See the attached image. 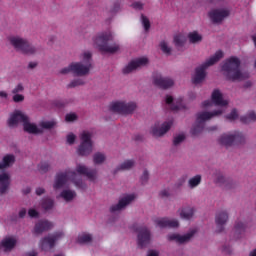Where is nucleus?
<instances>
[{"label": "nucleus", "mask_w": 256, "mask_h": 256, "mask_svg": "<svg viewBox=\"0 0 256 256\" xmlns=\"http://www.w3.org/2000/svg\"><path fill=\"white\" fill-rule=\"evenodd\" d=\"M134 199L135 195L133 194L122 197L117 205L111 207L112 213H115V211H121V209H125V207H127V205H129V203H131V201H133Z\"/></svg>", "instance_id": "obj_14"}, {"label": "nucleus", "mask_w": 256, "mask_h": 256, "mask_svg": "<svg viewBox=\"0 0 256 256\" xmlns=\"http://www.w3.org/2000/svg\"><path fill=\"white\" fill-rule=\"evenodd\" d=\"M36 193L37 195H43V193H45V190L43 188H37Z\"/></svg>", "instance_id": "obj_51"}, {"label": "nucleus", "mask_w": 256, "mask_h": 256, "mask_svg": "<svg viewBox=\"0 0 256 256\" xmlns=\"http://www.w3.org/2000/svg\"><path fill=\"white\" fill-rule=\"evenodd\" d=\"M234 141H235V135L233 134H223L218 139L219 145H223L224 147H229L233 145Z\"/></svg>", "instance_id": "obj_24"}, {"label": "nucleus", "mask_w": 256, "mask_h": 256, "mask_svg": "<svg viewBox=\"0 0 256 256\" xmlns=\"http://www.w3.org/2000/svg\"><path fill=\"white\" fill-rule=\"evenodd\" d=\"M188 39L190 43H199L203 39V36L199 32L193 31L188 34Z\"/></svg>", "instance_id": "obj_33"}, {"label": "nucleus", "mask_w": 256, "mask_h": 256, "mask_svg": "<svg viewBox=\"0 0 256 256\" xmlns=\"http://www.w3.org/2000/svg\"><path fill=\"white\" fill-rule=\"evenodd\" d=\"M229 15V10H211L209 17L214 23H219Z\"/></svg>", "instance_id": "obj_16"}, {"label": "nucleus", "mask_w": 256, "mask_h": 256, "mask_svg": "<svg viewBox=\"0 0 256 256\" xmlns=\"http://www.w3.org/2000/svg\"><path fill=\"white\" fill-rule=\"evenodd\" d=\"M147 256H159V252L155 251V250H151L148 252Z\"/></svg>", "instance_id": "obj_50"}, {"label": "nucleus", "mask_w": 256, "mask_h": 256, "mask_svg": "<svg viewBox=\"0 0 256 256\" xmlns=\"http://www.w3.org/2000/svg\"><path fill=\"white\" fill-rule=\"evenodd\" d=\"M155 85L162 87V89H169V87H173V80L171 78H163L161 76L157 77L154 80Z\"/></svg>", "instance_id": "obj_23"}, {"label": "nucleus", "mask_w": 256, "mask_h": 256, "mask_svg": "<svg viewBox=\"0 0 256 256\" xmlns=\"http://www.w3.org/2000/svg\"><path fill=\"white\" fill-rule=\"evenodd\" d=\"M65 119H66L67 123H71L73 121H77V114L69 113V114L66 115Z\"/></svg>", "instance_id": "obj_44"}, {"label": "nucleus", "mask_w": 256, "mask_h": 256, "mask_svg": "<svg viewBox=\"0 0 256 256\" xmlns=\"http://www.w3.org/2000/svg\"><path fill=\"white\" fill-rule=\"evenodd\" d=\"M172 125V122H166L164 124L156 123L152 126L150 132L154 137H161V135H165V133L171 129Z\"/></svg>", "instance_id": "obj_11"}, {"label": "nucleus", "mask_w": 256, "mask_h": 256, "mask_svg": "<svg viewBox=\"0 0 256 256\" xmlns=\"http://www.w3.org/2000/svg\"><path fill=\"white\" fill-rule=\"evenodd\" d=\"M9 43L16 49V51H23L25 44L27 43V39L21 38L20 36H10L8 38Z\"/></svg>", "instance_id": "obj_15"}, {"label": "nucleus", "mask_w": 256, "mask_h": 256, "mask_svg": "<svg viewBox=\"0 0 256 256\" xmlns=\"http://www.w3.org/2000/svg\"><path fill=\"white\" fill-rule=\"evenodd\" d=\"M91 241V234L82 233L78 236V243H89Z\"/></svg>", "instance_id": "obj_38"}, {"label": "nucleus", "mask_w": 256, "mask_h": 256, "mask_svg": "<svg viewBox=\"0 0 256 256\" xmlns=\"http://www.w3.org/2000/svg\"><path fill=\"white\" fill-rule=\"evenodd\" d=\"M23 129L26 133H30L32 135H39L41 133V128L37 126V124L29 121V116L27 120H25L23 124Z\"/></svg>", "instance_id": "obj_19"}, {"label": "nucleus", "mask_w": 256, "mask_h": 256, "mask_svg": "<svg viewBox=\"0 0 256 256\" xmlns=\"http://www.w3.org/2000/svg\"><path fill=\"white\" fill-rule=\"evenodd\" d=\"M53 227V224L51 222H40L35 227V233H43V231H47L48 229H51Z\"/></svg>", "instance_id": "obj_28"}, {"label": "nucleus", "mask_w": 256, "mask_h": 256, "mask_svg": "<svg viewBox=\"0 0 256 256\" xmlns=\"http://www.w3.org/2000/svg\"><path fill=\"white\" fill-rule=\"evenodd\" d=\"M23 91H25V86H23V84H17L12 89V101L14 103H23V101H25V95L23 94Z\"/></svg>", "instance_id": "obj_13"}, {"label": "nucleus", "mask_w": 256, "mask_h": 256, "mask_svg": "<svg viewBox=\"0 0 256 256\" xmlns=\"http://www.w3.org/2000/svg\"><path fill=\"white\" fill-rule=\"evenodd\" d=\"M77 85H83V81L72 82L71 87H77Z\"/></svg>", "instance_id": "obj_52"}, {"label": "nucleus", "mask_w": 256, "mask_h": 256, "mask_svg": "<svg viewBox=\"0 0 256 256\" xmlns=\"http://www.w3.org/2000/svg\"><path fill=\"white\" fill-rule=\"evenodd\" d=\"M151 241V233L147 230V228H142L138 232V243L141 247L147 245Z\"/></svg>", "instance_id": "obj_21"}, {"label": "nucleus", "mask_w": 256, "mask_h": 256, "mask_svg": "<svg viewBox=\"0 0 256 256\" xmlns=\"http://www.w3.org/2000/svg\"><path fill=\"white\" fill-rule=\"evenodd\" d=\"M183 141H185V134L183 133L177 134L174 137V145H179V143H183Z\"/></svg>", "instance_id": "obj_41"}, {"label": "nucleus", "mask_w": 256, "mask_h": 256, "mask_svg": "<svg viewBox=\"0 0 256 256\" xmlns=\"http://www.w3.org/2000/svg\"><path fill=\"white\" fill-rule=\"evenodd\" d=\"M36 64H30V67H35Z\"/></svg>", "instance_id": "obj_57"}, {"label": "nucleus", "mask_w": 256, "mask_h": 256, "mask_svg": "<svg viewBox=\"0 0 256 256\" xmlns=\"http://www.w3.org/2000/svg\"><path fill=\"white\" fill-rule=\"evenodd\" d=\"M61 197L64 201H73V199L76 197V194L72 190L65 189L62 191Z\"/></svg>", "instance_id": "obj_32"}, {"label": "nucleus", "mask_w": 256, "mask_h": 256, "mask_svg": "<svg viewBox=\"0 0 256 256\" xmlns=\"http://www.w3.org/2000/svg\"><path fill=\"white\" fill-rule=\"evenodd\" d=\"M254 45H256V36H253Z\"/></svg>", "instance_id": "obj_56"}, {"label": "nucleus", "mask_w": 256, "mask_h": 256, "mask_svg": "<svg viewBox=\"0 0 256 256\" xmlns=\"http://www.w3.org/2000/svg\"><path fill=\"white\" fill-rule=\"evenodd\" d=\"M11 183V177L7 172L0 173V193H6Z\"/></svg>", "instance_id": "obj_20"}, {"label": "nucleus", "mask_w": 256, "mask_h": 256, "mask_svg": "<svg viewBox=\"0 0 256 256\" xmlns=\"http://www.w3.org/2000/svg\"><path fill=\"white\" fill-rule=\"evenodd\" d=\"M105 159H106L105 154L101 152H97L93 156V161L95 165H102V163H105Z\"/></svg>", "instance_id": "obj_36"}, {"label": "nucleus", "mask_w": 256, "mask_h": 256, "mask_svg": "<svg viewBox=\"0 0 256 256\" xmlns=\"http://www.w3.org/2000/svg\"><path fill=\"white\" fill-rule=\"evenodd\" d=\"M227 219H229L227 212L218 213L216 215V225L218 227H222V225H225V223H227Z\"/></svg>", "instance_id": "obj_31"}, {"label": "nucleus", "mask_w": 256, "mask_h": 256, "mask_svg": "<svg viewBox=\"0 0 256 256\" xmlns=\"http://www.w3.org/2000/svg\"><path fill=\"white\" fill-rule=\"evenodd\" d=\"M185 41H187V38L185 37V34L180 33V34H176L174 36V44L176 45V47H181L185 44Z\"/></svg>", "instance_id": "obj_34"}, {"label": "nucleus", "mask_w": 256, "mask_h": 256, "mask_svg": "<svg viewBox=\"0 0 256 256\" xmlns=\"http://www.w3.org/2000/svg\"><path fill=\"white\" fill-rule=\"evenodd\" d=\"M24 215H27V210L21 209L19 212V217H23Z\"/></svg>", "instance_id": "obj_54"}, {"label": "nucleus", "mask_w": 256, "mask_h": 256, "mask_svg": "<svg viewBox=\"0 0 256 256\" xmlns=\"http://www.w3.org/2000/svg\"><path fill=\"white\" fill-rule=\"evenodd\" d=\"M57 125L55 120H42L39 123V128L41 129V133H43V129H53Z\"/></svg>", "instance_id": "obj_30"}, {"label": "nucleus", "mask_w": 256, "mask_h": 256, "mask_svg": "<svg viewBox=\"0 0 256 256\" xmlns=\"http://www.w3.org/2000/svg\"><path fill=\"white\" fill-rule=\"evenodd\" d=\"M238 117L239 115L237 114V111L232 110V112L227 116V119H229V121H235Z\"/></svg>", "instance_id": "obj_45"}, {"label": "nucleus", "mask_w": 256, "mask_h": 256, "mask_svg": "<svg viewBox=\"0 0 256 256\" xmlns=\"http://www.w3.org/2000/svg\"><path fill=\"white\" fill-rule=\"evenodd\" d=\"M20 53H23V55H35V53H37V48L29 44V41H26V44Z\"/></svg>", "instance_id": "obj_29"}, {"label": "nucleus", "mask_w": 256, "mask_h": 256, "mask_svg": "<svg viewBox=\"0 0 256 256\" xmlns=\"http://www.w3.org/2000/svg\"><path fill=\"white\" fill-rule=\"evenodd\" d=\"M75 139H76V137L74 134L70 133L67 135V143L69 145H73L75 143Z\"/></svg>", "instance_id": "obj_46"}, {"label": "nucleus", "mask_w": 256, "mask_h": 256, "mask_svg": "<svg viewBox=\"0 0 256 256\" xmlns=\"http://www.w3.org/2000/svg\"><path fill=\"white\" fill-rule=\"evenodd\" d=\"M199 131H201V126H198V128H194L192 130V133H193V135H197V133H199Z\"/></svg>", "instance_id": "obj_53"}, {"label": "nucleus", "mask_w": 256, "mask_h": 256, "mask_svg": "<svg viewBox=\"0 0 256 256\" xmlns=\"http://www.w3.org/2000/svg\"><path fill=\"white\" fill-rule=\"evenodd\" d=\"M81 175H85L90 181L95 180L97 177V172H91L85 165L79 164L76 167V171H69L65 174H58L56 180L54 182V189H61L62 187H67L70 182L75 183L76 187H81L79 184V179H81Z\"/></svg>", "instance_id": "obj_1"}, {"label": "nucleus", "mask_w": 256, "mask_h": 256, "mask_svg": "<svg viewBox=\"0 0 256 256\" xmlns=\"http://www.w3.org/2000/svg\"><path fill=\"white\" fill-rule=\"evenodd\" d=\"M81 62H72L60 70L61 75H87L91 69V52L86 51L80 55Z\"/></svg>", "instance_id": "obj_4"}, {"label": "nucleus", "mask_w": 256, "mask_h": 256, "mask_svg": "<svg viewBox=\"0 0 256 256\" xmlns=\"http://www.w3.org/2000/svg\"><path fill=\"white\" fill-rule=\"evenodd\" d=\"M242 123H251V121H256V114L255 112H250L247 117L241 118Z\"/></svg>", "instance_id": "obj_39"}, {"label": "nucleus", "mask_w": 256, "mask_h": 256, "mask_svg": "<svg viewBox=\"0 0 256 256\" xmlns=\"http://www.w3.org/2000/svg\"><path fill=\"white\" fill-rule=\"evenodd\" d=\"M166 105L170 107L172 111H181L185 109V104L182 98H173V96H166Z\"/></svg>", "instance_id": "obj_12"}, {"label": "nucleus", "mask_w": 256, "mask_h": 256, "mask_svg": "<svg viewBox=\"0 0 256 256\" xmlns=\"http://www.w3.org/2000/svg\"><path fill=\"white\" fill-rule=\"evenodd\" d=\"M149 63V59L147 57H139L132 60L124 69V73H131V71H135V69H139L141 67H145Z\"/></svg>", "instance_id": "obj_10"}, {"label": "nucleus", "mask_w": 256, "mask_h": 256, "mask_svg": "<svg viewBox=\"0 0 256 256\" xmlns=\"http://www.w3.org/2000/svg\"><path fill=\"white\" fill-rule=\"evenodd\" d=\"M223 51L218 50L212 57H210L206 62H204L201 66L196 68L194 76L192 78L193 83H201L203 79H205L207 73L205 70L207 67H211V65H215L220 59H223Z\"/></svg>", "instance_id": "obj_6"}, {"label": "nucleus", "mask_w": 256, "mask_h": 256, "mask_svg": "<svg viewBox=\"0 0 256 256\" xmlns=\"http://www.w3.org/2000/svg\"><path fill=\"white\" fill-rule=\"evenodd\" d=\"M144 176L147 177V172H145Z\"/></svg>", "instance_id": "obj_58"}, {"label": "nucleus", "mask_w": 256, "mask_h": 256, "mask_svg": "<svg viewBox=\"0 0 256 256\" xmlns=\"http://www.w3.org/2000/svg\"><path fill=\"white\" fill-rule=\"evenodd\" d=\"M156 227L165 229V227H179V222L175 219L159 218L156 220Z\"/></svg>", "instance_id": "obj_17"}, {"label": "nucleus", "mask_w": 256, "mask_h": 256, "mask_svg": "<svg viewBox=\"0 0 256 256\" xmlns=\"http://www.w3.org/2000/svg\"><path fill=\"white\" fill-rule=\"evenodd\" d=\"M214 105H217L218 110L215 112H201L197 115V123L201 124L204 121H209V119L213 117H217V115H223L224 111H227V105H229V101L225 100L223 98V94L219 90H214L212 92V102L211 101H204L202 103V107L204 109H207L209 107H212Z\"/></svg>", "instance_id": "obj_2"}, {"label": "nucleus", "mask_w": 256, "mask_h": 256, "mask_svg": "<svg viewBox=\"0 0 256 256\" xmlns=\"http://www.w3.org/2000/svg\"><path fill=\"white\" fill-rule=\"evenodd\" d=\"M27 114H25L23 111L21 110H15L14 112H12L7 120V125H9L10 127H17V125H19V123H25V121H27Z\"/></svg>", "instance_id": "obj_9"}, {"label": "nucleus", "mask_w": 256, "mask_h": 256, "mask_svg": "<svg viewBox=\"0 0 256 256\" xmlns=\"http://www.w3.org/2000/svg\"><path fill=\"white\" fill-rule=\"evenodd\" d=\"M237 229H241V226H237Z\"/></svg>", "instance_id": "obj_59"}, {"label": "nucleus", "mask_w": 256, "mask_h": 256, "mask_svg": "<svg viewBox=\"0 0 256 256\" xmlns=\"http://www.w3.org/2000/svg\"><path fill=\"white\" fill-rule=\"evenodd\" d=\"M0 101H9V92L7 90H0Z\"/></svg>", "instance_id": "obj_43"}, {"label": "nucleus", "mask_w": 256, "mask_h": 256, "mask_svg": "<svg viewBox=\"0 0 256 256\" xmlns=\"http://www.w3.org/2000/svg\"><path fill=\"white\" fill-rule=\"evenodd\" d=\"M250 256H256V249H254L252 252H250Z\"/></svg>", "instance_id": "obj_55"}, {"label": "nucleus", "mask_w": 256, "mask_h": 256, "mask_svg": "<svg viewBox=\"0 0 256 256\" xmlns=\"http://www.w3.org/2000/svg\"><path fill=\"white\" fill-rule=\"evenodd\" d=\"M141 21L145 31H149V27H151V23L149 22V19L145 16H142Z\"/></svg>", "instance_id": "obj_42"}, {"label": "nucleus", "mask_w": 256, "mask_h": 256, "mask_svg": "<svg viewBox=\"0 0 256 256\" xmlns=\"http://www.w3.org/2000/svg\"><path fill=\"white\" fill-rule=\"evenodd\" d=\"M195 235V230H192L186 235L170 234L168 236L169 241H175V243H187Z\"/></svg>", "instance_id": "obj_18"}, {"label": "nucleus", "mask_w": 256, "mask_h": 256, "mask_svg": "<svg viewBox=\"0 0 256 256\" xmlns=\"http://www.w3.org/2000/svg\"><path fill=\"white\" fill-rule=\"evenodd\" d=\"M15 163V156L7 154L3 157L2 162H0V169H5V167H11Z\"/></svg>", "instance_id": "obj_26"}, {"label": "nucleus", "mask_w": 256, "mask_h": 256, "mask_svg": "<svg viewBox=\"0 0 256 256\" xmlns=\"http://www.w3.org/2000/svg\"><path fill=\"white\" fill-rule=\"evenodd\" d=\"M113 37V32L111 31L100 33L93 38L92 45L102 53H116V51H119V45L110 46Z\"/></svg>", "instance_id": "obj_5"}, {"label": "nucleus", "mask_w": 256, "mask_h": 256, "mask_svg": "<svg viewBox=\"0 0 256 256\" xmlns=\"http://www.w3.org/2000/svg\"><path fill=\"white\" fill-rule=\"evenodd\" d=\"M16 243H17V240L15 239V237H6L2 241L1 247L5 251H11V249H13V247H15Z\"/></svg>", "instance_id": "obj_25"}, {"label": "nucleus", "mask_w": 256, "mask_h": 256, "mask_svg": "<svg viewBox=\"0 0 256 256\" xmlns=\"http://www.w3.org/2000/svg\"><path fill=\"white\" fill-rule=\"evenodd\" d=\"M135 166V162L133 160H126L124 161L120 166L119 169L121 171H127L129 169H132V167Z\"/></svg>", "instance_id": "obj_37"}, {"label": "nucleus", "mask_w": 256, "mask_h": 256, "mask_svg": "<svg viewBox=\"0 0 256 256\" xmlns=\"http://www.w3.org/2000/svg\"><path fill=\"white\" fill-rule=\"evenodd\" d=\"M221 72L229 81H243L249 77V73L241 68V62L235 57L224 62Z\"/></svg>", "instance_id": "obj_3"}, {"label": "nucleus", "mask_w": 256, "mask_h": 256, "mask_svg": "<svg viewBox=\"0 0 256 256\" xmlns=\"http://www.w3.org/2000/svg\"><path fill=\"white\" fill-rule=\"evenodd\" d=\"M200 183H201V175H196L189 179L188 187H190V189H195V187L199 186Z\"/></svg>", "instance_id": "obj_35"}, {"label": "nucleus", "mask_w": 256, "mask_h": 256, "mask_svg": "<svg viewBox=\"0 0 256 256\" xmlns=\"http://www.w3.org/2000/svg\"><path fill=\"white\" fill-rule=\"evenodd\" d=\"M28 215H29V217H38L39 212H37V210L31 208V209L28 211Z\"/></svg>", "instance_id": "obj_48"}, {"label": "nucleus", "mask_w": 256, "mask_h": 256, "mask_svg": "<svg viewBox=\"0 0 256 256\" xmlns=\"http://www.w3.org/2000/svg\"><path fill=\"white\" fill-rule=\"evenodd\" d=\"M134 9H143V4L141 2H136L133 4Z\"/></svg>", "instance_id": "obj_49"}, {"label": "nucleus", "mask_w": 256, "mask_h": 256, "mask_svg": "<svg viewBox=\"0 0 256 256\" xmlns=\"http://www.w3.org/2000/svg\"><path fill=\"white\" fill-rule=\"evenodd\" d=\"M135 107H137L135 102L114 101L110 104V110L114 113H131Z\"/></svg>", "instance_id": "obj_8"}, {"label": "nucleus", "mask_w": 256, "mask_h": 256, "mask_svg": "<svg viewBox=\"0 0 256 256\" xmlns=\"http://www.w3.org/2000/svg\"><path fill=\"white\" fill-rule=\"evenodd\" d=\"M160 49L163 51V53H166V55L171 53V47H169V44L165 41L160 42Z\"/></svg>", "instance_id": "obj_40"}, {"label": "nucleus", "mask_w": 256, "mask_h": 256, "mask_svg": "<svg viewBox=\"0 0 256 256\" xmlns=\"http://www.w3.org/2000/svg\"><path fill=\"white\" fill-rule=\"evenodd\" d=\"M63 233H57L55 235L48 236L41 241L42 249H47V247H53L55 245V241L61 238Z\"/></svg>", "instance_id": "obj_22"}, {"label": "nucleus", "mask_w": 256, "mask_h": 256, "mask_svg": "<svg viewBox=\"0 0 256 256\" xmlns=\"http://www.w3.org/2000/svg\"><path fill=\"white\" fill-rule=\"evenodd\" d=\"M93 151V142L89 131H84L81 134V144L78 148L79 155H89Z\"/></svg>", "instance_id": "obj_7"}, {"label": "nucleus", "mask_w": 256, "mask_h": 256, "mask_svg": "<svg viewBox=\"0 0 256 256\" xmlns=\"http://www.w3.org/2000/svg\"><path fill=\"white\" fill-rule=\"evenodd\" d=\"M195 211L193 210V208H182L179 210V216L181 217V219H186L189 220L191 219V217H193Z\"/></svg>", "instance_id": "obj_27"}, {"label": "nucleus", "mask_w": 256, "mask_h": 256, "mask_svg": "<svg viewBox=\"0 0 256 256\" xmlns=\"http://www.w3.org/2000/svg\"><path fill=\"white\" fill-rule=\"evenodd\" d=\"M43 209H51L53 207V201L51 200H46L45 202L42 203Z\"/></svg>", "instance_id": "obj_47"}]
</instances>
